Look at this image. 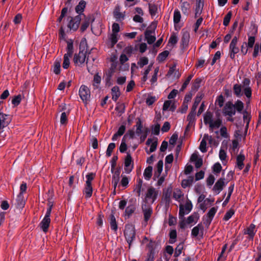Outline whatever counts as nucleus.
Masks as SVG:
<instances>
[{"label":"nucleus","mask_w":261,"mask_h":261,"mask_svg":"<svg viewBox=\"0 0 261 261\" xmlns=\"http://www.w3.org/2000/svg\"><path fill=\"white\" fill-rule=\"evenodd\" d=\"M223 114L225 116L232 117L236 114L233 104L231 101L227 102L223 109Z\"/></svg>","instance_id":"0eeeda50"},{"label":"nucleus","mask_w":261,"mask_h":261,"mask_svg":"<svg viewBox=\"0 0 261 261\" xmlns=\"http://www.w3.org/2000/svg\"><path fill=\"white\" fill-rule=\"evenodd\" d=\"M94 177L95 174L93 173H90L86 175V181L83 192L86 198H89L92 196L93 189L91 182Z\"/></svg>","instance_id":"f03ea898"},{"label":"nucleus","mask_w":261,"mask_h":261,"mask_svg":"<svg viewBox=\"0 0 261 261\" xmlns=\"http://www.w3.org/2000/svg\"><path fill=\"white\" fill-rule=\"evenodd\" d=\"M85 6L86 3L83 1H81L75 8L76 12L79 14H81L84 10Z\"/></svg>","instance_id":"de8ad7c7"},{"label":"nucleus","mask_w":261,"mask_h":261,"mask_svg":"<svg viewBox=\"0 0 261 261\" xmlns=\"http://www.w3.org/2000/svg\"><path fill=\"white\" fill-rule=\"evenodd\" d=\"M250 81L248 79H245L241 85L240 84H234L233 86V91L234 95L238 97H241L243 94L248 98L252 95V90L249 86Z\"/></svg>","instance_id":"f257e3e1"},{"label":"nucleus","mask_w":261,"mask_h":261,"mask_svg":"<svg viewBox=\"0 0 261 261\" xmlns=\"http://www.w3.org/2000/svg\"><path fill=\"white\" fill-rule=\"evenodd\" d=\"M203 7V0H196V8H195V16H199L202 12Z\"/></svg>","instance_id":"bb28decb"},{"label":"nucleus","mask_w":261,"mask_h":261,"mask_svg":"<svg viewBox=\"0 0 261 261\" xmlns=\"http://www.w3.org/2000/svg\"><path fill=\"white\" fill-rule=\"evenodd\" d=\"M21 100V96L19 94L14 97L12 100V103L14 106H18Z\"/></svg>","instance_id":"13d9d810"},{"label":"nucleus","mask_w":261,"mask_h":261,"mask_svg":"<svg viewBox=\"0 0 261 261\" xmlns=\"http://www.w3.org/2000/svg\"><path fill=\"white\" fill-rule=\"evenodd\" d=\"M176 238V231L175 230H172L170 232V240L169 243L173 244L175 242Z\"/></svg>","instance_id":"69168bd1"},{"label":"nucleus","mask_w":261,"mask_h":261,"mask_svg":"<svg viewBox=\"0 0 261 261\" xmlns=\"http://www.w3.org/2000/svg\"><path fill=\"white\" fill-rule=\"evenodd\" d=\"M148 63V59L146 57H141L137 63L138 66L140 68L143 67L144 66L147 65Z\"/></svg>","instance_id":"49530a36"},{"label":"nucleus","mask_w":261,"mask_h":261,"mask_svg":"<svg viewBox=\"0 0 261 261\" xmlns=\"http://www.w3.org/2000/svg\"><path fill=\"white\" fill-rule=\"evenodd\" d=\"M86 51H80L78 54H75L73 58V62L76 65L80 66L83 64L86 59Z\"/></svg>","instance_id":"423d86ee"},{"label":"nucleus","mask_w":261,"mask_h":261,"mask_svg":"<svg viewBox=\"0 0 261 261\" xmlns=\"http://www.w3.org/2000/svg\"><path fill=\"white\" fill-rule=\"evenodd\" d=\"M153 33V32L150 30H147L145 33V39L148 44H152L156 39L155 36L152 35Z\"/></svg>","instance_id":"b1692460"},{"label":"nucleus","mask_w":261,"mask_h":261,"mask_svg":"<svg viewBox=\"0 0 261 261\" xmlns=\"http://www.w3.org/2000/svg\"><path fill=\"white\" fill-rule=\"evenodd\" d=\"M180 18L181 15L180 12L177 9L175 10L173 15V21L175 25L179 22Z\"/></svg>","instance_id":"79ce46f5"},{"label":"nucleus","mask_w":261,"mask_h":261,"mask_svg":"<svg viewBox=\"0 0 261 261\" xmlns=\"http://www.w3.org/2000/svg\"><path fill=\"white\" fill-rule=\"evenodd\" d=\"M166 76L168 77L171 76L173 79H178L180 77V74L178 70L177 69L175 64L170 67Z\"/></svg>","instance_id":"ddd939ff"},{"label":"nucleus","mask_w":261,"mask_h":261,"mask_svg":"<svg viewBox=\"0 0 261 261\" xmlns=\"http://www.w3.org/2000/svg\"><path fill=\"white\" fill-rule=\"evenodd\" d=\"M115 147V144L114 143H111L109 144L108 147L107 148L106 154L108 156H110L111 155L113 149Z\"/></svg>","instance_id":"052dcab7"},{"label":"nucleus","mask_w":261,"mask_h":261,"mask_svg":"<svg viewBox=\"0 0 261 261\" xmlns=\"http://www.w3.org/2000/svg\"><path fill=\"white\" fill-rule=\"evenodd\" d=\"M110 226L112 230L114 231L117 230V225L116 224L115 218L113 215H111L110 216Z\"/></svg>","instance_id":"09e8293b"},{"label":"nucleus","mask_w":261,"mask_h":261,"mask_svg":"<svg viewBox=\"0 0 261 261\" xmlns=\"http://www.w3.org/2000/svg\"><path fill=\"white\" fill-rule=\"evenodd\" d=\"M214 198H206L199 205L200 208L203 212L214 202Z\"/></svg>","instance_id":"6ab92c4d"},{"label":"nucleus","mask_w":261,"mask_h":261,"mask_svg":"<svg viewBox=\"0 0 261 261\" xmlns=\"http://www.w3.org/2000/svg\"><path fill=\"white\" fill-rule=\"evenodd\" d=\"M149 10L150 14L152 15H155L157 11V7L154 4H149Z\"/></svg>","instance_id":"680f3d73"},{"label":"nucleus","mask_w":261,"mask_h":261,"mask_svg":"<svg viewBox=\"0 0 261 261\" xmlns=\"http://www.w3.org/2000/svg\"><path fill=\"white\" fill-rule=\"evenodd\" d=\"M203 226L201 224H198L194 227L191 232V235L194 237H197L199 234L203 235Z\"/></svg>","instance_id":"f3484780"},{"label":"nucleus","mask_w":261,"mask_h":261,"mask_svg":"<svg viewBox=\"0 0 261 261\" xmlns=\"http://www.w3.org/2000/svg\"><path fill=\"white\" fill-rule=\"evenodd\" d=\"M120 179V171H116L114 172L112 176V184L114 188V192L116 190L117 186L119 181Z\"/></svg>","instance_id":"5701e85b"},{"label":"nucleus","mask_w":261,"mask_h":261,"mask_svg":"<svg viewBox=\"0 0 261 261\" xmlns=\"http://www.w3.org/2000/svg\"><path fill=\"white\" fill-rule=\"evenodd\" d=\"M190 39V35L188 33H184L182 34L181 42L184 46H187L188 44Z\"/></svg>","instance_id":"37998d69"},{"label":"nucleus","mask_w":261,"mask_h":261,"mask_svg":"<svg viewBox=\"0 0 261 261\" xmlns=\"http://www.w3.org/2000/svg\"><path fill=\"white\" fill-rule=\"evenodd\" d=\"M193 205L191 201L187 199L186 203H180L179 206V218L182 219L185 215L188 214L192 210Z\"/></svg>","instance_id":"20e7f679"},{"label":"nucleus","mask_w":261,"mask_h":261,"mask_svg":"<svg viewBox=\"0 0 261 261\" xmlns=\"http://www.w3.org/2000/svg\"><path fill=\"white\" fill-rule=\"evenodd\" d=\"M221 120L220 118H217L216 120H213L209 126L212 129L214 128H218L221 125Z\"/></svg>","instance_id":"c03bdc74"},{"label":"nucleus","mask_w":261,"mask_h":261,"mask_svg":"<svg viewBox=\"0 0 261 261\" xmlns=\"http://www.w3.org/2000/svg\"><path fill=\"white\" fill-rule=\"evenodd\" d=\"M146 144L147 145L150 146L149 149H148L147 148H145L146 153L149 154L156 150L158 145L157 139L155 138H148Z\"/></svg>","instance_id":"9d476101"},{"label":"nucleus","mask_w":261,"mask_h":261,"mask_svg":"<svg viewBox=\"0 0 261 261\" xmlns=\"http://www.w3.org/2000/svg\"><path fill=\"white\" fill-rule=\"evenodd\" d=\"M50 223V218H44L40 223V226L42 230L46 232L48 230V227Z\"/></svg>","instance_id":"cd10ccee"},{"label":"nucleus","mask_w":261,"mask_h":261,"mask_svg":"<svg viewBox=\"0 0 261 261\" xmlns=\"http://www.w3.org/2000/svg\"><path fill=\"white\" fill-rule=\"evenodd\" d=\"M178 38L175 33H172L169 38L168 44L169 45H174L177 42Z\"/></svg>","instance_id":"8fccbe9b"},{"label":"nucleus","mask_w":261,"mask_h":261,"mask_svg":"<svg viewBox=\"0 0 261 261\" xmlns=\"http://www.w3.org/2000/svg\"><path fill=\"white\" fill-rule=\"evenodd\" d=\"M184 248V245L182 243H180L176 248H175L174 255L175 256H179L182 252V250Z\"/></svg>","instance_id":"0e129e2a"},{"label":"nucleus","mask_w":261,"mask_h":261,"mask_svg":"<svg viewBox=\"0 0 261 261\" xmlns=\"http://www.w3.org/2000/svg\"><path fill=\"white\" fill-rule=\"evenodd\" d=\"M67 53L66 54L72 55L73 53V42L71 40L67 41Z\"/></svg>","instance_id":"5fc2aeb1"},{"label":"nucleus","mask_w":261,"mask_h":261,"mask_svg":"<svg viewBox=\"0 0 261 261\" xmlns=\"http://www.w3.org/2000/svg\"><path fill=\"white\" fill-rule=\"evenodd\" d=\"M208 138H210L209 135L208 134H205L201 140L199 146V149L202 152H205L207 151L206 139Z\"/></svg>","instance_id":"c85d7f7f"},{"label":"nucleus","mask_w":261,"mask_h":261,"mask_svg":"<svg viewBox=\"0 0 261 261\" xmlns=\"http://www.w3.org/2000/svg\"><path fill=\"white\" fill-rule=\"evenodd\" d=\"M201 82V80L200 79L198 78L195 80L192 86L191 92L195 93L198 90V89L200 87Z\"/></svg>","instance_id":"f704fd0d"},{"label":"nucleus","mask_w":261,"mask_h":261,"mask_svg":"<svg viewBox=\"0 0 261 261\" xmlns=\"http://www.w3.org/2000/svg\"><path fill=\"white\" fill-rule=\"evenodd\" d=\"M220 133L221 136L225 138H227L229 137L228 134L227 133V130L226 127L223 126L220 129Z\"/></svg>","instance_id":"774afa93"},{"label":"nucleus","mask_w":261,"mask_h":261,"mask_svg":"<svg viewBox=\"0 0 261 261\" xmlns=\"http://www.w3.org/2000/svg\"><path fill=\"white\" fill-rule=\"evenodd\" d=\"M152 66V64H150L148 65L147 68L145 70L144 72L143 73V77L142 78V81L144 82H146L148 79V74L149 73L151 69Z\"/></svg>","instance_id":"a18cd8bd"},{"label":"nucleus","mask_w":261,"mask_h":261,"mask_svg":"<svg viewBox=\"0 0 261 261\" xmlns=\"http://www.w3.org/2000/svg\"><path fill=\"white\" fill-rule=\"evenodd\" d=\"M82 19V15H79L74 18H72L70 20L68 25V28L70 30L75 31L77 29L79 26L80 22Z\"/></svg>","instance_id":"9b49d317"},{"label":"nucleus","mask_w":261,"mask_h":261,"mask_svg":"<svg viewBox=\"0 0 261 261\" xmlns=\"http://www.w3.org/2000/svg\"><path fill=\"white\" fill-rule=\"evenodd\" d=\"M171 193L172 189L171 188H169L164 191L163 200L165 202L166 204H169L170 202Z\"/></svg>","instance_id":"4be33fe9"},{"label":"nucleus","mask_w":261,"mask_h":261,"mask_svg":"<svg viewBox=\"0 0 261 261\" xmlns=\"http://www.w3.org/2000/svg\"><path fill=\"white\" fill-rule=\"evenodd\" d=\"M181 9L184 13H186L190 9V4L187 2H181Z\"/></svg>","instance_id":"864d4df0"},{"label":"nucleus","mask_w":261,"mask_h":261,"mask_svg":"<svg viewBox=\"0 0 261 261\" xmlns=\"http://www.w3.org/2000/svg\"><path fill=\"white\" fill-rule=\"evenodd\" d=\"M133 168V163L132 157L128 154L124 161V170L126 173H129Z\"/></svg>","instance_id":"f8f14e48"},{"label":"nucleus","mask_w":261,"mask_h":261,"mask_svg":"<svg viewBox=\"0 0 261 261\" xmlns=\"http://www.w3.org/2000/svg\"><path fill=\"white\" fill-rule=\"evenodd\" d=\"M194 182V177L189 176L187 179L182 180L181 182V186L182 188H186L192 185Z\"/></svg>","instance_id":"2f4dec72"},{"label":"nucleus","mask_w":261,"mask_h":261,"mask_svg":"<svg viewBox=\"0 0 261 261\" xmlns=\"http://www.w3.org/2000/svg\"><path fill=\"white\" fill-rule=\"evenodd\" d=\"M159 191L153 187H149L145 194L144 201L149 204H152L157 199Z\"/></svg>","instance_id":"7ed1b4c3"},{"label":"nucleus","mask_w":261,"mask_h":261,"mask_svg":"<svg viewBox=\"0 0 261 261\" xmlns=\"http://www.w3.org/2000/svg\"><path fill=\"white\" fill-rule=\"evenodd\" d=\"M136 127L137 128L136 130V133L138 136H140L142 134H144L145 132H147V130H144L143 129V126L140 121H139L137 122Z\"/></svg>","instance_id":"58836bf2"},{"label":"nucleus","mask_w":261,"mask_h":261,"mask_svg":"<svg viewBox=\"0 0 261 261\" xmlns=\"http://www.w3.org/2000/svg\"><path fill=\"white\" fill-rule=\"evenodd\" d=\"M226 185L224 181V178H220L215 184L213 187V190L219 194L223 189V187Z\"/></svg>","instance_id":"4468645a"},{"label":"nucleus","mask_w":261,"mask_h":261,"mask_svg":"<svg viewBox=\"0 0 261 261\" xmlns=\"http://www.w3.org/2000/svg\"><path fill=\"white\" fill-rule=\"evenodd\" d=\"M245 159V156L244 154L240 153L237 156V162H236V167L239 169V170H242L244 166V161Z\"/></svg>","instance_id":"aec40b11"},{"label":"nucleus","mask_w":261,"mask_h":261,"mask_svg":"<svg viewBox=\"0 0 261 261\" xmlns=\"http://www.w3.org/2000/svg\"><path fill=\"white\" fill-rule=\"evenodd\" d=\"M202 99V96L201 95H197L195 99V101H194V103L193 105V107H192V110L194 111V112H196V110L199 105V103H200L201 100Z\"/></svg>","instance_id":"603ef678"},{"label":"nucleus","mask_w":261,"mask_h":261,"mask_svg":"<svg viewBox=\"0 0 261 261\" xmlns=\"http://www.w3.org/2000/svg\"><path fill=\"white\" fill-rule=\"evenodd\" d=\"M163 162L159 161L156 165V171L154 173V176L159 177L163 171Z\"/></svg>","instance_id":"4c0bfd02"},{"label":"nucleus","mask_w":261,"mask_h":261,"mask_svg":"<svg viewBox=\"0 0 261 261\" xmlns=\"http://www.w3.org/2000/svg\"><path fill=\"white\" fill-rule=\"evenodd\" d=\"M61 59H56L53 65V71L56 74H58L60 72V68H61Z\"/></svg>","instance_id":"7c9ffc66"},{"label":"nucleus","mask_w":261,"mask_h":261,"mask_svg":"<svg viewBox=\"0 0 261 261\" xmlns=\"http://www.w3.org/2000/svg\"><path fill=\"white\" fill-rule=\"evenodd\" d=\"M256 232V229L255 228V226L254 224H251L246 229L245 231V233L247 234L249 236V239L252 240Z\"/></svg>","instance_id":"412c9836"},{"label":"nucleus","mask_w":261,"mask_h":261,"mask_svg":"<svg viewBox=\"0 0 261 261\" xmlns=\"http://www.w3.org/2000/svg\"><path fill=\"white\" fill-rule=\"evenodd\" d=\"M236 45L234 44H230L229 45V56L232 59L234 58L236 54L239 51V48Z\"/></svg>","instance_id":"c756f323"},{"label":"nucleus","mask_w":261,"mask_h":261,"mask_svg":"<svg viewBox=\"0 0 261 261\" xmlns=\"http://www.w3.org/2000/svg\"><path fill=\"white\" fill-rule=\"evenodd\" d=\"M79 95L83 101H87L89 99L90 97V90L87 86L82 85L81 86L79 90Z\"/></svg>","instance_id":"6e6552de"},{"label":"nucleus","mask_w":261,"mask_h":261,"mask_svg":"<svg viewBox=\"0 0 261 261\" xmlns=\"http://www.w3.org/2000/svg\"><path fill=\"white\" fill-rule=\"evenodd\" d=\"M217 211V208L215 207H212L207 214L206 217V221L208 224H210L215 215Z\"/></svg>","instance_id":"393cba45"},{"label":"nucleus","mask_w":261,"mask_h":261,"mask_svg":"<svg viewBox=\"0 0 261 261\" xmlns=\"http://www.w3.org/2000/svg\"><path fill=\"white\" fill-rule=\"evenodd\" d=\"M175 107L174 106V102L172 100H166L164 102L163 107L164 111L170 110L174 111Z\"/></svg>","instance_id":"a878e982"},{"label":"nucleus","mask_w":261,"mask_h":261,"mask_svg":"<svg viewBox=\"0 0 261 261\" xmlns=\"http://www.w3.org/2000/svg\"><path fill=\"white\" fill-rule=\"evenodd\" d=\"M142 186V180L141 179L137 180V184L134 190V192L139 196L141 195Z\"/></svg>","instance_id":"c9c22d12"},{"label":"nucleus","mask_w":261,"mask_h":261,"mask_svg":"<svg viewBox=\"0 0 261 261\" xmlns=\"http://www.w3.org/2000/svg\"><path fill=\"white\" fill-rule=\"evenodd\" d=\"M213 114L210 112H207L203 118V121L205 124H208L209 125L213 121Z\"/></svg>","instance_id":"e433bc0d"},{"label":"nucleus","mask_w":261,"mask_h":261,"mask_svg":"<svg viewBox=\"0 0 261 261\" xmlns=\"http://www.w3.org/2000/svg\"><path fill=\"white\" fill-rule=\"evenodd\" d=\"M126 135L124 136L122 140V142L121 143V144L119 147V150L121 152H124L127 149V145L125 143V140L124 139V138L125 137Z\"/></svg>","instance_id":"e2e57ef3"},{"label":"nucleus","mask_w":261,"mask_h":261,"mask_svg":"<svg viewBox=\"0 0 261 261\" xmlns=\"http://www.w3.org/2000/svg\"><path fill=\"white\" fill-rule=\"evenodd\" d=\"M224 98L222 95H220L217 97L215 104L219 106V108H222L224 105Z\"/></svg>","instance_id":"6e6d98bb"},{"label":"nucleus","mask_w":261,"mask_h":261,"mask_svg":"<svg viewBox=\"0 0 261 261\" xmlns=\"http://www.w3.org/2000/svg\"><path fill=\"white\" fill-rule=\"evenodd\" d=\"M199 219V214L197 213H194L187 218L186 220V223H187V224H191V226H192L197 222Z\"/></svg>","instance_id":"dca6fc26"},{"label":"nucleus","mask_w":261,"mask_h":261,"mask_svg":"<svg viewBox=\"0 0 261 261\" xmlns=\"http://www.w3.org/2000/svg\"><path fill=\"white\" fill-rule=\"evenodd\" d=\"M152 167L149 166L147 167L144 172L143 175L146 180H148L150 179L152 176Z\"/></svg>","instance_id":"72a5a7b5"},{"label":"nucleus","mask_w":261,"mask_h":261,"mask_svg":"<svg viewBox=\"0 0 261 261\" xmlns=\"http://www.w3.org/2000/svg\"><path fill=\"white\" fill-rule=\"evenodd\" d=\"M173 198L180 203L184 202V194L180 189H175L173 192Z\"/></svg>","instance_id":"2eb2a0df"},{"label":"nucleus","mask_w":261,"mask_h":261,"mask_svg":"<svg viewBox=\"0 0 261 261\" xmlns=\"http://www.w3.org/2000/svg\"><path fill=\"white\" fill-rule=\"evenodd\" d=\"M232 16L231 12H229L224 18L223 24L225 26H227L229 23L231 17Z\"/></svg>","instance_id":"bf43d9fd"},{"label":"nucleus","mask_w":261,"mask_h":261,"mask_svg":"<svg viewBox=\"0 0 261 261\" xmlns=\"http://www.w3.org/2000/svg\"><path fill=\"white\" fill-rule=\"evenodd\" d=\"M118 34L112 33L109 37V39L111 42V47L114 46V45L118 41Z\"/></svg>","instance_id":"3c124183"},{"label":"nucleus","mask_w":261,"mask_h":261,"mask_svg":"<svg viewBox=\"0 0 261 261\" xmlns=\"http://www.w3.org/2000/svg\"><path fill=\"white\" fill-rule=\"evenodd\" d=\"M11 117L3 113L0 112V133L2 132V129L6 127L11 122Z\"/></svg>","instance_id":"1a4fd4ad"},{"label":"nucleus","mask_w":261,"mask_h":261,"mask_svg":"<svg viewBox=\"0 0 261 261\" xmlns=\"http://www.w3.org/2000/svg\"><path fill=\"white\" fill-rule=\"evenodd\" d=\"M169 55V52L167 50L164 51L159 55L158 59L160 62L164 61Z\"/></svg>","instance_id":"4d7b16f0"},{"label":"nucleus","mask_w":261,"mask_h":261,"mask_svg":"<svg viewBox=\"0 0 261 261\" xmlns=\"http://www.w3.org/2000/svg\"><path fill=\"white\" fill-rule=\"evenodd\" d=\"M234 110H237L238 112H241L244 109V103L240 100H237L233 105Z\"/></svg>","instance_id":"ea45409f"},{"label":"nucleus","mask_w":261,"mask_h":261,"mask_svg":"<svg viewBox=\"0 0 261 261\" xmlns=\"http://www.w3.org/2000/svg\"><path fill=\"white\" fill-rule=\"evenodd\" d=\"M124 235L127 243L130 246L131 243L135 238V227L130 224L126 225L125 227Z\"/></svg>","instance_id":"39448f33"},{"label":"nucleus","mask_w":261,"mask_h":261,"mask_svg":"<svg viewBox=\"0 0 261 261\" xmlns=\"http://www.w3.org/2000/svg\"><path fill=\"white\" fill-rule=\"evenodd\" d=\"M142 208L144 213V220L146 222H147L150 218L152 213V208L150 205H145L144 206H143Z\"/></svg>","instance_id":"a211bd4d"},{"label":"nucleus","mask_w":261,"mask_h":261,"mask_svg":"<svg viewBox=\"0 0 261 261\" xmlns=\"http://www.w3.org/2000/svg\"><path fill=\"white\" fill-rule=\"evenodd\" d=\"M119 89L117 86H114L112 89V99L114 101H116L120 96Z\"/></svg>","instance_id":"473e14b6"},{"label":"nucleus","mask_w":261,"mask_h":261,"mask_svg":"<svg viewBox=\"0 0 261 261\" xmlns=\"http://www.w3.org/2000/svg\"><path fill=\"white\" fill-rule=\"evenodd\" d=\"M72 55L65 54L64 56V61L63 63V67L64 69H67L70 65V58Z\"/></svg>","instance_id":"a19ab883"},{"label":"nucleus","mask_w":261,"mask_h":261,"mask_svg":"<svg viewBox=\"0 0 261 261\" xmlns=\"http://www.w3.org/2000/svg\"><path fill=\"white\" fill-rule=\"evenodd\" d=\"M219 156L221 161L223 162L226 161L227 157L226 153L222 148H221L220 150Z\"/></svg>","instance_id":"338daca9"}]
</instances>
